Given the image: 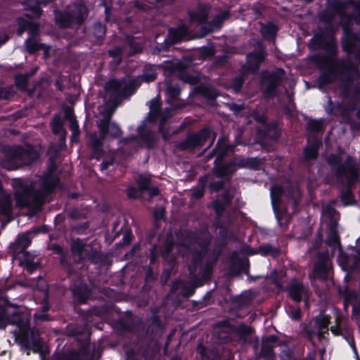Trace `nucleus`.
<instances>
[{"mask_svg":"<svg viewBox=\"0 0 360 360\" xmlns=\"http://www.w3.org/2000/svg\"><path fill=\"white\" fill-rule=\"evenodd\" d=\"M124 239L129 240V235H127L124 236Z\"/></svg>","mask_w":360,"mask_h":360,"instance_id":"obj_61","label":"nucleus"},{"mask_svg":"<svg viewBox=\"0 0 360 360\" xmlns=\"http://www.w3.org/2000/svg\"><path fill=\"white\" fill-rule=\"evenodd\" d=\"M100 128V137L96 135H92L91 146L94 150L93 157L98 159L100 156L101 147L103 140L108 136L111 137H117L121 134L120 127L114 122H110L108 120H105L98 124Z\"/></svg>","mask_w":360,"mask_h":360,"instance_id":"obj_6","label":"nucleus"},{"mask_svg":"<svg viewBox=\"0 0 360 360\" xmlns=\"http://www.w3.org/2000/svg\"><path fill=\"white\" fill-rule=\"evenodd\" d=\"M342 48L344 51L348 53H352L354 51V49L349 41H345L342 44Z\"/></svg>","mask_w":360,"mask_h":360,"instance_id":"obj_36","label":"nucleus"},{"mask_svg":"<svg viewBox=\"0 0 360 360\" xmlns=\"http://www.w3.org/2000/svg\"><path fill=\"white\" fill-rule=\"evenodd\" d=\"M25 6L32 11L31 14H26L28 18H38L41 15L39 2L34 0H29L25 3Z\"/></svg>","mask_w":360,"mask_h":360,"instance_id":"obj_17","label":"nucleus"},{"mask_svg":"<svg viewBox=\"0 0 360 360\" xmlns=\"http://www.w3.org/2000/svg\"><path fill=\"white\" fill-rule=\"evenodd\" d=\"M335 212V210H333V209H331V210H330L328 211V214H330V215H332V216H333V215H334Z\"/></svg>","mask_w":360,"mask_h":360,"instance_id":"obj_56","label":"nucleus"},{"mask_svg":"<svg viewBox=\"0 0 360 360\" xmlns=\"http://www.w3.org/2000/svg\"><path fill=\"white\" fill-rule=\"evenodd\" d=\"M347 165L348 167V170H340L339 174L340 176H345L347 179V184L350 186L353 182H354L356 179V172L355 164L353 159L350 157L347 158Z\"/></svg>","mask_w":360,"mask_h":360,"instance_id":"obj_10","label":"nucleus"},{"mask_svg":"<svg viewBox=\"0 0 360 360\" xmlns=\"http://www.w3.org/2000/svg\"><path fill=\"white\" fill-rule=\"evenodd\" d=\"M19 79L20 78H17L16 79V82L18 85H20L21 86H24L25 85V83H26V81H27V78L25 77H22L21 79H22V84L20 83L19 82Z\"/></svg>","mask_w":360,"mask_h":360,"instance_id":"obj_48","label":"nucleus"},{"mask_svg":"<svg viewBox=\"0 0 360 360\" xmlns=\"http://www.w3.org/2000/svg\"><path fill=\"white\" fill-rule=\"evenodd\" d=\"M354 7H356V6L353 4H347L344 8L345 11H341L340 14L341 15H344L345 13H347L348 11H349L350 10L354 8Z\"/></svg>","mask_w":360,"mask_h":360,"instance_id":"obj_41","label":"nucleus"},{"mask_svg":"<svg viewBox=\"0 0 360 360\" xmlns=\"http://www.w3.org/2000/svg\"><path fill=\"white\" fill-rule=\"evenodd\" d=\"M331 331H333V333H335V330L333 328H331Z\"/></svg>","mask_w":360,"mask_h":360,"instance_id":"obj_64","label":"nucleus"},{"mask_svg":"<svg viewBox=\"0 0 360 360\" xmlns=\"http://www.w3.org/2000/svg\"><path fill=\"white\" fill-rule=\"evenodd\" d=\"M238 84H239V86H240V85H241V81H240V80H238ZM239 87H240V86H238V87H237V88H236V91L239 89Z\"/></svg>","mask_w":360,"mask_h":360,"instance_id":"obj_60","label":"nucleus"},{"mask_svg":"<svg viewBox=\"0 0 360 360\" xmlns=\"http://www.w3.org/2000/svg\"><path fill=\"white\" fill-rule=\"evenodd\" d=\"M228 16L226 13H223L218 15L213 21L209 31L212 32L215 29H218L221 27L222 21Z\"/></svg>","mask_w":360,"mask_h":360,"instance_id":"obj_26","label":"nucleus"},{"mask_svg":"<svg viewBox=\"0 0 360 360\" xmlns=\"http://www.w3.org/2000/svg\"><path fill=\"white\" fill-rule=\"evenodd\" d=\"M292 195L295 196V197H300V190L298 189V188L297 186H295V188H292Z\"/></svg>","mask_w":360,"mask_h":360,"instance_id":"obj_47","label":"nucleus"},{"mask_svg":"<svg viewBox=\"0 0 360 360\" xmlns=\"http://www.w3.org/2000/svg\"><path fill=\"white\" fill-rule=\"evenodd\" d=\"M131 138H128V139H127L124 140V141L128 142V141H129V140H131Z\"/></svg>","mask_w":360,"mask_h":360,"instance_id":"obj_62","label":"nucleus"},{"mask_svg":"<svg viewBox=\"0 0 360 360\" xmlns=\"http://www.w3.org/2000/svg\"><path fill=\"white\" fill-rule=\"evenodd\" d=\"M290 297L296 302H299L307 293V289L302 284L295 281L289 288Z\"/></svg>","mask_w":360,"mask_h":360,"instance_id":"obj_11","label":"nucleus"},{"mask_svg":"<svg viewBox=\"0 0 360 360\" xmlns=\"http://www.w3.org/2000/svg\"><path fill=\"white\" fill-rule=\"evenodd\" d=\"M248 62L250 65L254 64L255 69L258 68L259 64L264 60V53L262 50L257 51L255 53H250L247 56Z\"/></svg>","mask_w":360,"mask_h":360,"instance_id":"obj_15","label":"nucleus"},{"mask_svg":"<svg viewBox=\"0 0 360 360\" xmlns=\"http://www.w3.org/2000/svg\"><path fill=\"white\" fill-rule=\"evenodd\" d=\"M79 14L77 15V22L81 23L87 15V9L85 6L79 7Z\"/></svg>","mask_w":360,"mask_h":360,"instance_id":"obj_34","label":"nucleus"},{"mask_svg":"<svg viewBox=\"0 0 360 360\" xmlns=\"http://www.w3.org/2000/svg\"><path fill=\"white\" fill-rule=\"evenodd\" d=\"M56 185V182L47 178L41 179L40 182L30 184L29 189L22 188L16 190V205L19 207H30L32 205H40L45 200Z\"/></svg>","mask_w":360,"mask_h":360,"instance_id":"obj_1","label":"nucleus"},{"mask_svg":"<svg viewBox=\"0 0 360 360\" xmlns=\"http://www.w3.org/2000/svg\"><path fill=\"white\" fill-rule=\"evenodd\" d=\"M267 29L269 30L270 33L271 34H274L276 32V28L274 25H269L267 26Z\"/></svg>","mask_w":360,"mask_h":360,"instance_id":"obj_45","label":"nucleus"},{"mask_svg":"<svg viewBox=\"0 0 360 360\" xmlns=\"http://www.w3.org/2000/svg\"><path fill=\"white\" fill-rule=\"evenodd\" d=\"M80 245H81V242L80 241H75L74 243V245H73V250L74 251H76V245H78V249L77 250V251L78 252V253L79 254H82V247H80Z\"/></svg>","mask_w":360,"mask_h":360,"instance_id":"obj_42","label":"nucleus"},{"mask_svg":"<svg viewBox=\"0 0 360 360\" xmlns=\"http://www.w3.org/2000/svg\"><path fill=\"white\" fill-rule=\"evenodd\" d=\"M70 128L72 131V140L75 136H77L79 134V130H78V124L75 119L72 117H70Z\"/></svg>","mask_w":360,"mask_h":360,"instance_id":"obj_32","label":"nucleus"},{"mask_svg":"<svg viewBox=\"0 0 360 360\" xmlns=\"http://www.w3.org/2000/svg\"><path fill=\"white\" fill-rule=\"evenodd\" d=\"M320 143V141L316 140L311 146L307 147L304 150V156L307 159L309 160L316 158Z\"/></svg>","mask_w":360,"mask_h":360,"instance_id":"obj_20","label":"nucleus"},{"mask_svg":"<svg viewBox=\"0 0 360 360\" xmlns=\"http://www.w3.org/2000/svg\"><path fill=\"white\" fill-rule=\"evenodd\" d=\"M52 130L55 134H60L63 131V126L59 117H56L51 124Z\"/></svg>","mask_w":360,"mask_h":360,"instance_id":"obj_27","label":"nucleus"},{"mask_svg":"<svg viewBox=\"0 0 360 360\" xmlns=\"http://www.w3.org/2000/svg\"><path fill=\"white\" fill-rule=\"evenodd\" d=\"M241 167H256L259 165V160L257 158H248L246 160H240L237 163Z\"/></svg>","mask_w":360,"mask_h":360,"instance_id":"obj_24","label":"nucleus"},{"mask_svg":"<svg viewBox=\"0 0 360 360\" xmlns=\"http://www.w3.org/2000/svg\"><path fill=\"white\" fill-rule=\"evenodd\" d=\"M94 30H95V34H96V37L98 39L102 38V37L105 34L104 27L101 23H98V24L95 25Z\"/></svg>","mask_w":360,"mask_h":360,"instance_id":"obj_33","label":"nucleus"},{"mask_svg":"<svg viewBox=\"0 0 360 360\" xmlns=\"http://www.w3.org/2000/svg\"><path fill=\"white\" fill-rule=\"evenodd\" d=\"M326 212L324 210L323 215H326Z\"/></svg>","mask_w":360,"mask_h":360,"instance_id":"obj_63","label":"nucleus"},{"mask_svg":"<svg viewBox=\"0 0 360 360\" xmlns=\"http://www.w3.org/2000/svg\"><path fill=\"white\" fill-rule=\"evenodd\" d=\"M331 81V73H330L329 75H323L319 78V83L321 85H324L327 83L330 82Z\"/></svg>","mask_w":360,"mask_h":360,"instance_id":"obj_37","label":"nucleus"},{"mask_svg":"<svg viewBox=\"0 0 360 360\" xmlns=\"http://www.w3.org/2000/svg\"><path fill=\"white\" fill-rule=\"evenodd\" d=\"M292 319H297L300 316V311L299 309H295L290 314Z\"/></svg>","mask_w":360,"mask_h":360,"instance_id":"obj_40","label":"nucleus"},{"mask_svg":"<svg viewBox=\"0 0 360 360\" xmlns=\"http://www.w3.org/2000/svg\"><path fill=\"white\" fill-rule=\"evenodd\" d=\"M328 269V266L326 262L316 264L314 266V276L318 278H325L327 275Z\"/></svg>","mask_w":360,"mask_h":360,"instance_id":"obj_22","label":"nucleus"},{"mask_svg":"<svg viewBox=\"0 0 360 360\" xmlns=\"http://www.w3.org/2000/svg\"><path fill=\"white\" fill-rule=\"evenodd\" d=\"M50 1H51V0H41L40 4H46L49 3Z\"/></svg>","mask_w":360,"mask_h":360,"instance_id":"obj_54","label":"nucleus"},{"mask_svg":"<svg viewBox=\"0 0 360 360\" xmlns=\"http://www.w3.org/2000/svg\"><path fill=\"white\" fill-rule=\"evenodd\" d=\"M39 232L38 229H34L30 230V231L25 233L24 234L19 236L18 239V244L22 248H27L32 241V234H36Z\"/></svg>","mask_w":360,"mask_h":360,"instance_id":"obj_16","label":"nucleus"},{"mask_svg":"<svg viewBox=\"0 0 360 360\" xmlns=\"http://www.w3.org/2000/svg\"><path fill=\"white\" fill-rule=\"evenodd\" d=\"M112 164V162L110 161V162H103L101 165V170H104V169H106L108 167L109 165Z\"/></svg>","mask_w":360,"mask_h":360,"instance_id":"obj_46","label":"nucleus"},{"mask_svg":"<svg viewBox=\"0 0 360 360\" xmlns=\"http://www.w3.org/2000/svg\"><path fill=\"white\" fill-rule=\"evenodd\" d=\"M322 123L319 120H311L308 123L307 129L311 131H319L321 130Z\"/></svg>","mask_w":360,"mask_h":360,"instance_id":"obj_28","label":"nucleus"},{"mask_svg":"<svg viewBox=\"0 0 360 360\" xmlns=\"http://www.w3.org/2000/svg\"><path fill=\"white\" fill-rule=\"evenodd\" d=\"M174 247H176L179 254L186 259H191L194 266H196L202 258L207 252L206 244L200 243L194 238L193 236H188L182 244L176 246V245H168L165 248V253L172 252Z\"/></svg>","mask_w":360,"mask_h":360,"instance_id":"obj_3","label":"nucleus"},{"mask_svg":"<svg viewBox=\"0 0 360 360\" xmlns=\"http://www.w3.org/2000/svg\"><path fill=\"white\" fill-rule=\"evenodd\" d=\"M159 108H160V99L158 98H155L150 101V115L153 117V119H156L159 114Z\"/></svg>","mask_w":360,"mask_h":360,"instance_id":"obj_23","label":"nucleus"},{"mask_svg":"<svg viewBox=\"0 0 360 360\" xmlns=\"http://www.w3.org/2000/svg\"><path fill=\"white\" fill-rule=\"evenodd\" d=\"M226 137L224 136L219 139L217 145V150L220 155H224L232 150V146L226 143Z\"/></svg>","mask_w":360,"mask_h":360,"instance_id":"obj_21","label":"nucleus"},{"mask_svg":"<svg viewBox=\"0 0 360 360\" xmlns=\"http://www.w3.org/2000/svg\"><path fill=\"white\" fill-rule=\"evenodd\" d=\"M122 50L120 48H116L114 50L110 51L109 54L114 58H117L121 54Z\"/></svg>","mask_w":360,"mask_h":360,"instance_id":"obj_38","label":"nucleus"},{"mask_svg":"<svg viewBox=\"0 0 360 360\" xmlns=\"http://www.w3.org/2000/svg\"><path fill=\"white\" fill-rule=\"evenodd\" d=\"M270 192L272 207L274 210L277 220L280 221L281 220V217L278 214V206L280 202L281 196L283 193V190L281 186L275 185L271 188Z\"/></svg>","mask_w":360,"mask_h":360,"instance_id":"obj_9","label":"nucleus"},{"mask_svg":"<svg viewBox=\"0 0 360 360\" xmlns=\"http://www.w3.org/2000/svg\"><path fill=\"white\" fill-rule=\"evenodd\" d=\"M208 15V9L207 8H198L195 11L191 13V20L193 22L204 23Z\"/></svg>","mask_w":360,"mask_h":360,"instance_id":"obj_13","label":"nucleus"},{"mask_svg":"<svg viewBox=\"0 0 360 360\" xmlns=\"http://www.w3.org/2000/svg\"><path fill=\"white\" fill-rule=\"evenodd\" d=\"M179 94L180 90L178 86L167 85L166 89L167 101L173 109L178 108L181 106L178 101Z\"/></svg>","mask_w":360,"mask_h":360,"instance_id":"obj_8","label":"nucleus"},{"mask_svg":"<svg viewBox=\"0 0 360 360\" xmlns=\"http://www.w3.org/2000/svg\"><path fill=\"white\" fill-rule=\"evenodd\" d=\"M317 323L319 324V332L323 334L328 331V319L326 316H321L318 318Z\"/></svg>","mask_w":360,"mask_h":360,"instance_id":"obj_25","label":"nucleus"},{"mask_svg":"<svg viewBox=\"0 0 360 360\" xmlns=\"http://www.w3.org/2000/svg\"><path fill=\"white\" fill-rule=\"evenodd\" d=\"M340 68L343 71H345L346 69H348L347 70V71L349 73V74H354L356 75V68L354 67V65H352L350 64L348 62H343L340 66Z\"/></svg>","mask_w":360,"mask_h":360,"instance_id":"obj_31","label":"nucleus"},{"mask_svg":"<svg viewBox=\"0 0 360 360\" xmlns=\"http://www.w3.org/2000/svg\"><path fill=\"white\" fill-rule=\"evenodd\" d=\"M276 341V337L274 335H271L268 337L266 340L263 341L262 353L264 356L270 358L274 354L272 347H269L266 344L268 342H275Z\"/></svg>","mask_w":360,"mask_h":360,"instance_id":"obj_19","label":"nucleus"},{"mask_svg":"<svg viewBox=\"0 0 360 360\" xmlns=\"http://www.w3.org/2000/svg\"><path fill=\"white\" fill-rule=\"evenodd\" d=\"M355 18V15H350L349 17V20L351 22L353 20V18Z\"/></svg>","mask_w":360,"mask_h":360,"instance_id":"obj_58","label":"nucleus"},{"mask_svg":"<svg viewBox=\"0 0 360 360\" xmlns=\"http://www.w3.org/2000/svg\"><path fill=\"white\" fill-rule=\"evenodd\" d=\"M235 171V163H230L228 165H226L224 169L221 170L217 169V172L220 176H226L230 173Z\"/></svg>","mask_w":360,"mask_h":360,"instance_id":"obj_29","label":"nucleus"},{"mask_svg":"<svg viewBox=\"0 0 360 360\" xmlns=\"http://www.w3.org/2000/svg\"><path fill=\"white\" fill-rule=\"evenodd\" d=\"M282 72H279L278 75H271L269 79H264L262 82L263 86H265L268 83V88L266 89V94L272 96L274 90L276 85L280 82L281 79Z\"/></svg>","mask_w":360,"mask_h":360,"instance_id":"obj_12","label":"nucleus"},{"mask_svg":"<svg viewBox=\"0 0 360 360\" xmlns=\"http://www.w3.org/2000/svg\"><path fill=\"white\" fill-rule=\"evenodd\" d=\"M6 153L8 157L1 160V165L9 170L15 169L22 165H29L38 157L37 151L32 147H27L26 150L21 148L8 149Z\"/></svg>","mask_w":360,"mask_h":360,"instance_id":"obj_5","label":"nucleus"},{"mask_svg":"<svg viewBox=\"0 0 360 360\" xmlns=\"http://www.w3.org/2000/svg\"><path fill=\"white\" fill-rule=\"evenodd\" d=\"M281 360H295L289 349L283 350L280 355Z\"/></svg>","mask_w":360,"mask_h":360,"instance_id":"obj_35","label":"nucleus"},{"mask_svg":"<svg viewBox=\"0 0 360 360\" xmlns=\"http://www.w3.org/2000/svg\"><path fill=\"white\" fill-rule=\"evenodd\" d=\"M209 135V131L207 130H202L198 134L192 135L189 140L193 143L194 146H201L204 143L205 140L207 139Z\"/></svg>","mask_w":360,"mask_h":360,"instance_id":"obj_18","label":"nucleus"},{"mask_svg":"<svg viewBox=\"0 0 360 360\" xmlns=\"http://www.w3.org/2000/svg\"><path fill=\"white\" fill-rule=\"evenodd\" d=\"M136 190L134 188H130L128 189L127 195L129 198H135L136 197Z\"/></svg>","mask_w":360,"mask_h":360,"instance_id":"obj_43","label":"nucleus"},{"mask_svg":"<svg viewBox=\"0 0 360 360\" xmlns=\"http://www.w3.org/2000/svg\"><path fill=\"white\" fill-rule=\"evenodd\" d=\"M328 161L330 165L335 166V165L339 164L340 158L337 157H330L328 158Z\"/></svg>","mask_w":360,"mask_h":360,"instance_id":"obj_39","label":"nucleus"},{"mask_svg":"<svg viewBox=\"0 0 360 360\" xmlns=\"http://www.w3.org/2000/svg\"><path fill=\"white\" fill-rule=\"evenodd\" d=\"M26 47L30 53H34L39 49H43L45 56L46 57L48 56L49 47L44 44H37L36 41L32 39H29L26 41Z\"/></svg>","mask_w":360,"mask_h":360,"instance_id":"obj_14","label":"nucleus"},{"mask_svg":"<svg viewBox=\"0 0 360 360\" xmlns=\"http://www.w3.org/2000/svg\"><path fill=\"white\" fill-rule=\"evenodd\" d=\"M156 79V72L154 66H150V72H146L139 79L146 82H150ZM139 79L131 80L124 78L122 80L113 79L105 84L106 93L112 98V103H115L118 99L127 96L128 93L134 88L139 86L137 83Z\"/></svg>","mask_w":360,"mask_h":360,"instance_id":"obj_2","label":"nucleus"},{"mask_svg":"<svg viewBox=\"0 0 360 360\" xmlns=\"http://www.w3.org/2000/svg\"><path fill=\"white\" fill-rule=\"evenodd\" d=\"M342 201L345 205H352L353 202V197L350 191L347 190L342 194Z\"/></svg>","mask_w":360,"mask_h":360,"instance_id":"obj_30","label":"nucleus"},{"mask_svg":"<svg viewBox=\"0 0 360 360\" xmlns=\"http://www.w3.org/2000/svg\"><path fill=\"white\" fill-rule=\"evenodd\" d=\"M158 1L162 4H167L172 1V0H158Z\"/></svg>","mask_w":360,"mask_h":360,"instance_id":"obj_53","label":"nucleus"},{"mask_svg":"<svg viewBox=\"0 0 360 360\" xmlns=\"http://www.w3.org/2000/svg\"><path fill=\"white\" fill-rule=\"evenodd\" d=\"M112 113V112L111 110H109L106 113V115H105L104 116L108 118Z\"/></svg>","mask_w":360,"mask_h":360,"instance_id":"obj_57","label":"nucleus"},{"mask_svg":"<svg viewBox=\"0 0 360 360\" xmlns=\"http://www.w3.org/2000/svg\"><path fill=\"white\" fill-rule=\"evenodd\" d=\"M192 38V35L185 26H181L176 29H170L169 31L168 41L172 44L178 43L184 40H189Z\"/></svg>","mask_w":360,"mask_h":360,"instance_id":"obj_7","label":"nucleus"},{"mask_svg":"<svg viewBox=\"0 0 360 360\" xmlns=\"http://www.w3.org/2000/svg\"><path fill=\"white\" fill-rule=\"evenodd\" d=\"M163 214H164V210L161 207V208H160L158 213L156 214V217L161 218L163 217Z\"/></svg>","mask_w":360,"mask_h":360,"instance_id":"obj_49","label":"nucleus"},{"mask_svg":"<svg viewBox=\"0 0 360 360\" xmlns=\"http://www.w3.org/2000/svg\"><path fill=\"white\" fill-rule=\"evenodd\" d=\"M141 47L140 46H138L137 47L134 48V51L138 52V51H141Z\"/></svg>","mask_w":360,"mask_h":360,"instance_id":"obj_55","label":"nucleus"},{"mask_svg":"<svg viewBox=\"0 0 360 360\" xmlns=\"http://www.w3.org/2000/svg\"><path fill=\"white\" fill-rule=\"evenodd\" d=\"M170 115V110H166L165 111V115H164V119H165L167 117H168L169 115Z\"/></svg>","mask_w":360,"mask_h":360,"instance_id":"obj_52","label":"nucleus"},{"mask_svg":"<svg viewBox=\"0 0 360 360\" xmlns=\"http://www.w3.org/2000/svg\"><path fill=\"white\" fill-rule=\"evenodd\" d=\"M19 25L22 27V28H21V29H20V30H18V34H19V35H22V34L23 31H24L25 30L28 29V24H27V23H25V25H22L21 24L20 20H19Z\"/></svg>","mask_w":360,"mask_h":360,"instance_id":"obj_44","label":"nucleus"},{"mask_svg":"<svg viewBox=\"0 0 360 360\" xmlns=\"http://www.w3.org/2000/svg\"><path fill=\"white\" fill-rule=\"evenodd\" d=\"M143 128L142 126H140L139 128H138V131H139V136H141V138L142 139H144V136H143Z\"/></svg>","mask_w":360,"mask_h":360,"instance_id":"obj_50","label":"nucleus"},{"mask_svg":"<svg viewBox=\"0 0 360 360\" xmlns=\"http://www.w3.org/2000/svg\"><path fill=\"white\" fill-rule=\"evenodd\" d=\"M0 321L4 324L16 325L23 335L29 328L30 314L24 312L21 307L6 303L0 311Z\"/></svg>","mask_w":360,"mask_h":360,"instance_id":"obj_4","label":"nucleus"},{"mask_svg":"<svg viewBox=\"0 0 360 360\" xmlns=\"http://www.w3.org/2000/svg\"><path fill=\"white\" fill-rule=\"evenodd\" d=\"M70 19H68V20H67L66 22L60 23V26H62V27L68 26L70 24Z\"/></svg>","mask_w":360,"mask_h":360,"instance_id":"obj_51","label":"nucleus"},{"mask_svg":"<svg viewBox=\"0 0 360 360\" xmlns=\"http://www.w3.org/2000/svg\"><path fill=\"white\" fill-rule=\"evenodd\" d=\"M356 12H357V15H360V7L359 6L356 7Z\"/></svg>","mask_w":360,"mask_h":360,"instance_id":"obj_59","label":"nucleus"}]
</instances>
